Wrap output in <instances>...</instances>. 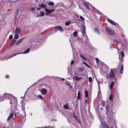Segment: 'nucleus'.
<instances>
[{
  "mask_svg": "<svg viewBox=\"0 0 128 128\" xmlns=\"http://www.w3.org/2000/svg\"><path fill=\"white\" fill-rule=\"evenodd\" d=\"M0 101H3L4 100H9L10 103L11 104L12 107L14 104H17V100L16 98L12 95L10 94H5L3 96L0 97Z\"/></svg>",
  "mask_w": 128,
  "mask_h": 128,
  "instance_id": "nucleus-1",
  "label": "nucleus"
},
{
  "mask_svg": "<svg viewBox=\"0 0 128 128\" xmlns=\"http://www.w3.org/2000/svg\"><path fill=\"white\" fill-rule=\"evenodd\" d=\"M75 40H77L73 38H72L70 40V42L72 47V52L73 55L74 56V55L77 54V52L75 49L73 47V44L74 43V41Z\"/></svg>",
  "mask_w": 128,
  "mask_h": 128,
  "instance_id": "nucleus-2",
  "label": "nucleus"
},
{
  "mask_svg": "<svg viewBox=\"0 0 128 128\" xmlns=\"http://www.w3.org/2000/svg\"><path fill=\"white\" fill-rule=\"evenodd\" d=\"M106 32L109 35H113L114 34V32L112 30L108 27H106Z\"/></svg>",
  "mask_w": 128,
  "mask_h": 128,
  "instance_id": "nucleus-3",
  "label": "nucleus"
},
{
  "mask_svg": "<svg viewBox=\"0 0 128 128\" xmlns=\"http://www.w3.org/2000/svg\"><path fill=\"white\" fill-rule=\"evenodd\" d=\"M82 31L81 32L82 34V35L84 36L85 37H87V36L86 34V28L84 25H82Z\"/></svg>",
  "mask_w": 128,
  "mask_h": 128,
  "instance_id": "nucleus-4",
  "label": "nucleus"
},
{
  "mask_svg": "<svg viewBox=\"0 0 128 128\" xmlns=\"http://www.w3.org/2000/svg\"><path fill=\"white\" fill-rule=\"evenodd\" d=\"M55 27L56 30L61 32H63L64 31L63 28L62 27L60 26H55Z\"/></svg>",
  "mask_w": 128,
  "mask_h": 128,
  "instance_id": "nucleus-5",
  "label": "nucleus"
},
{
  "mask_svg": "<svg viewBox=\"0 0 128 128\" xmlns=\"http://www.w3.org/2000/svg\"><path fill=\"white\" fill-rule=\"evenodd\" d=\"M114 74L112 69H111L110 72L109 74V77L111 78H114Z\"/></svg>",
  "mask_w": 128,
  "mask_h": 128,
  "instance_id": "nucleus-6",
  "label": "nucleus"
},
{
  "mask_svg": "<svg viewBox=\"0 0 128 128\" xmlns=\"http://www.w3.org/2000/svg\"><path fill=\"white\" fill-rule=\"evenodd\" d=\"M45 10L46 12V14H50L53 12L54 11V10H50L48 9H45Z\"/></svg>",
  "mask_w": 128,
  "mask_h": 128,
  "instance_id": "nucleus-7",
  "label": "nucleus"
},
{
  "mask_svg": "<svg viewBox=\"0 0 128 128\" xmlns=\"http://www.w3.org/2000/svg\"><path fill=\"white\" fill-rule=\"evenodd\" d=\"M21 31L20 29L19 28H16L14 31V33L17 34H19Z\"/></svg>",
  "mask_w": 128,
  "mask_h": 128,
  "instance_id": "nucleus-8",
  "label": "nucleus"
},
{
  "mask_svg": "<svg viewBox=\"0 0 128 128\" xmlns=\"http://www.w3.org/2000/svg\"><path fill=\"white\" fill-rule=\"evenodd\" d=\"M124 41L126 44V45L124 46V49L126 50H128V42H127L125 39Z\"/></svg>",
  "mask_w": 128,
  "mask_h": 128,
  "instance_id": "nucleus-9",
  "label": "nucleus"
},
{
  "mask_svg": "<svg viewBox=\"0 0 128 128\" xmlns=\"http://www.w3.org/2000/svg\"><path fill=\"white\" fill-rule=\"evenodd\" d=\"M41 92L43 95H45L47 93V90L45 88H43L41 90Z\"/></svg>",
  "mask_w": 128,
  "mask_h": 128,
  "instance_id": "nucleus-10",
  "label": "nucleus"
},
{
  "mask_svg": "<svg viewBox=\"0 0 128 128\" xmlns=\"http://www.w3.org/2000/svg\"><path fill=\"white\" fill-rule=\"evenodd\" d=\"M82 78V77H79L76 76H74L73 77V79L74 80L77 81L80 80Z\"/></svg>",
  "mask_w": 128,
  "mask_h": 128,
  "instance_id": "nucleus-11",
  "label": "nucleus"
},
{
  "mask_svg": "<svg viewBox=\"0 0 128 128\" xmlns=\"http://www.w3.org/2000/svg\"><path fill=\"white\" fill-rule=\"evenodd\" d=\"M39 6L43 8H46L47 7V6L46 4H43V3H42L41 4H40Z\"/></svg>",
  "mask_w": 128,
  "mask_h": 128,
  "instance_id": "nucleus-12",
  "label": "nucleus"
},
{
  "mask_svg": "<svg viewBox=\"0 0 128 128\" xmlns=\"http://www.w3.org/2000/svg\"><path fill=\"white\" fill-rule=\"evenodd\" d=\"M107 19L108 21L109 22H110L111 24L113 25H116V23L114 21L108 18Z\"/></svg>",
  "mask_w": 128,
  "mask_h": 128,
  "instance_id": "nucleus-13",
  "label": "nucleus"
},
{
  "mask_svg": "<svg viewBox=\"0 0 128 128\" xmlns=\"http://www.w3.org/2000/svg\"><path fill=\"white\" fill-rule=\"evenodd\" d=\"M44 110L46 112H47L49 110V108L48 106V105L47 104L45 105L44 107Z\"/></svg>",
  "mask_w": 128,
  "mask_h": 128,
  "instance_id": "nucleus-14",
  "label": "nucleus"
},
{
  "mask_svg": "<svg viewBox=\"0 0 128 128\" xmlns=\"http://www.w3.org/2000/svg\"><path fill=\"white\" fill-rule=\"evenodd\" d=\"M83 4L85 6L86 8L88 10H90V8L89 7V4H88L85 2H84L83 3Z\"/></svg>",
  "mask_w": 128,
  "mask_h": 128,
  "instance_id": "nucleus-15",
  "label": "nucleus"
},
{
  "mask_svg": "<svg viewBox=\"0 0 128 128\" xmlns=\"http://www.w3.org/2000/svg\"><path fill=\"white\" fill-rule=\"evenodd\" d=\"M22 111L23 112L24 114V116L25 117H26V114L25 113V108L24 106L22 105Z\"/></svg>",
  "mask_w": 128,
  "mask_h": 128,
  "instance_id": "nucleus-16",
  "label": "nucleus"
},
{
  "mask_svg": "<svg viewBox=\"0 0 128 128\" xmlns=\"http://www.w3.org/2000/svg\"><path fill=\"white\" fill-rule=\"evenodd\" d=\"M24 38H23L19 40L17 42L16 44L17 45H18L20 44L22 41L23 39Z\"/></svg>",
  "mask_w": 128,
  "mask_h": 128,
  "instance_id": "nucleus-17",
  "label": "nucleus"
},
{
  "mask_svg": "<svg viewBox=\"0 0 128 128\" xmlns=\"http://www.w3.org/2000/svg\"><path fill=\"white\" fill-rule=\"evenodd\" d=\"M114 84V81L110 83V89H112L113 88V86Z\"/></svg>",
  "mask_w": 128,
  "mask_h": 128,
  "instance_id": "nucleus-18",
  "label": "nucleus"
},
{
  "mask_svg": "<svg viewBox=\"0 0 128 128\" xmlns=\"http://www.w3.org/2000/svg\"><path fill=\"white\" fill-rule=\"evenodd\" d=\"M80 56L81 58H82L85 60L86 61L87 60L85 58L84 56L82 54V53H80Z\"/></svg>",
  "mask_w": 128,
  "mask_h": 128,
  "instance_id": "nucleus-19",
  "label": "nucleus"
},
{
  "mask_svg": "<svg viewBox=\"0 0 128 128\" xmlns=\"http://www.w3.org/2000/svg\"><path fill=\"white\" fill-rule=\"evenodd\" d=\"M113 42L114 43L115 42H116L120 44V41L117 39H114V40H113Z\"/></svg>",
  "mask_w": 128,
  "mask_h": 128,
  "instance_id": "nucleus-20",
  "label": "nucleus"
},
{
  "mask_svg": "<svg viewBox=\"0 0 128 128\" xmlns=\"http://www.w3.org/2000/svg\"><path fill=\"white\" fill-rule=\"evenodd\" d=\"M64 108L66 109H68L69 108V106L68 104H66L64 106Z\"/></svg>",
  "mask_w": 128,
  "mask_h": 128,
  "instance_id": "nucleus-21",
  "label": "nucleus"
},
{
  "mask_svg": "<svg viewBox=\"0 0 128 128\" xmlns=\"http://www.w3.org/2000/svg\"><path fill=\"white\" fill-rule=\"evenodd\" d=\"M123 65H122L120 68V73L122 74L123 73Z\"/></svg>",
  "mask_w": 128,
  "mask_h": 128,
  "instance_id": "nucleus-22",
  "label": "nucleus"
},
{
  "mask_svg": "<svg viewBox=\"0 0 128 128\" xmlns=\"http://www.w3.org/2000/svg\"><path fill=\"white\" fill-rule=\"evenodd\" d=\"M14 115V114L12 113L9 116L8 118L7 119V120H9L10 119L12 118V117Z\"/></svg>",
  "mask_w": 128,
  "mask_h": 128,
  "instance_id": "nucleus-23",
  "label": "nucleus"
},
{
  "mask_svg": "<svg viewBox=\"0 0 128 128\" xmlns=\"http://www.w3.org/2000/svg\"><path fill=\"white\" fill-rule=\"evenodd\" d=\"M80 93L79 91H78V93L77 98L78 99H80Z\"/></svg>",
  "mask_w": 128,
  "mask_h": 128,
  "instance_id": "nucleus-24",
  "label": "nucleus"
},
{
  "mask_svg": "<svg viewBox=\"0 0 128 128\" xmlns=\"http://www.w3.org/2000/svg\"><path fill=\"white\" fill-rule=\"evenodd\" d=\"M20 54L19 53H18L17 54ZM17 54H13L12 56H10L8 57L7 58H6V59H7L8 58H11L12 57H13V56H16Z\"/></svg>",
  "mask_w": 128,
  "mask_h": 128,
  "instance_id": "nucleus-25",
  "label": "nucleus"
},
{
  "mask_svg": "<svg viewBox=\"0 0 128 128\" xmlns=\"http://www.w3.org/2000/svg\"><path fill=\"white\" fill-rule=\"evenodd\" d=\"M95 59L97 64H100V63L101 62L97 58H96Z\"/></svg>",
  "mask_w": 128,
  "mask_h": 128,
  "instance_id": "nucleus-26",
  "label": "nucleus"
},
{
  "mask_svg": "<svg viewBox=\"0 0 128 128\" xmlns=\"http://www.w3.org/2000/svg\"><path fill=\"white\" fill-rule=\"evenodd\" d=\"M19 36L18 35V34H15L14 33V38L15 39H18V38Z\"/></svg>",
  "mask_w": 128,
  "mask_h": 128,
  "instance_id": "nucleus-27",
  "label": "nucleus"
},
{
  "mask_svg": "<svg viewBox=\"0 0 128 128\" xmlns=\"http://www.w3.org/2000/svg\"><path fill=\"white\" fill-rule=\"evenodd\" d=\"M40 16H43L44 15V13L43 12L40 11Z\"/></svg>",
  "mask_w": 128,
  "mask_h": 128,
  "instance_id": "nucleus-28",
  "label": "nucleus"
},
{
  "mask_svg": "<svg viewBox=\"0 0 128 128\" xmlns=\"http://www.w3.org/2000/svg\"><path fill=\"white\" fill-rule=\"evenodd\" d=\"M85 96L87 98L88 97V92L86 90L85 91Z\"/></svg>",
  "mask_w": 128,
  "mask_h": 128,
  "instance_id": "nucleus-29",
  "label": "nucleus"
},
{
  "mask_svg": "<svg viewBox=\"0 0 128 128\" xmlns=\"http://www.w3.org/2000/svg\"><path fill=\"white\" fill-rule=\"evenodd\" d=\"M95 32L96 33H97L98 34H100V32H99L98 30V29L97 28H95L94 30Z\"/></svg>",
  "mask_w": 128,
  "mask_h": 128,
  "instance_id": "nucleus-30",
  "label": "nucleus"
},
{
  "mask_svg": "<svg viewBox=\"0 0 128 128\" xmlns=\"http://www.w3.org/2000/svg\"><path fill=\"white\" fill-rule=\"evenodd\" d=\"M30 50V48H28L26 50H25L24 52L23 53L26 54L28 53Z\"/></svg>",
  "mask_w": 128,
  "mask_h": 128,
  "instance_id": "nucleus-31",
  "label": "nucleus"
},
{
  "mask_svg": "<svg viewBox=\"0 0 128 128\" xmlns=\"http://www.w3.org/2000/svg\"><path fill=\"white\" fill-rule=\"evenodd\" d=\"M65 83L68 86H69L71 88H72V86L70 85V83L68 82H66Z\"/></svg>",
  "mask_w": 128,
  "mask_h": 128,
  "instance_id": "nucleus-32",
  "label": "nucleus"
},
{
  "mask_svg": "<svg viewBox=\"0 0 128 128\" xmlns=\"http://www.w3.org/2000/svg\"><path fill=\"white\" fill-rule=\"evenodd\" d=\"M48 4L49 6L53 5L54 3L52 2H50L48 3Z\"/></svg>",
  "mask_w": 128,
  "mask_h": 128,
  "instance_id": "nucleus-33",
  "label": "nucleus"
},
{
  "mask_svg": "<svg viewBox=\"0 0 128 128\" xmlns=\"http://www.w3.org/2000/svg\"><path fill=\"white\" fill-rule=\"evenodd\" d=\"M35 8H32L30 10V11L32 12H33L35 11Z\"/></svg>",
  "mask_w": 128,
  "mask_h": 128,
  "instance_id": "nucleus-34",
  "label": "nucleus"
},
{
  "mask_svg": "<svg viewBox=\"0 0 128 128\" xmlns=\"http://www.w3.org/2000/svg\"><path fill=\"white\" fill-rule=\"evenodd\" d=\"M78 34L77 32H75L73 33V35L75 37L77 36Z\"/></svg>",
  "mask_w": 128,
  "mask_h": 128,
  "instance_id": "nucleus-35",
  "label": "nucleus"
},
{
  "mask_svg": "<svg viewBox=\"0 0 128 128\" xmlns=\"http://www.w3.org/2000/svg\"><path fill=\"white\" fill-rule=\"evenodd\" d=\"M120 53L121 55V56L122 57H123L124 56V52H123V51L121 52H120Z\"/></svg>",
  "mask_w": 128,
  "mask_h": 128,
  "instance_id": "nucleus-36",
  "label": "nucleus"
},
{
  "mask_svg": "<svg viewBox=\"0 0 128 128\" xmlns=\"http://www.w3.org/2000/svg\"><path fill=\"white\" fill-rule=\"evenodd\" d=\"M89 82L90 83L92 81V78L91 77H90L89 78Z\"/></svg>",
  "mask_w": 128,
  "mask_h": 128,
  "instance_id": "nucleus-37",
  "label": "nucleus"
},
{
  "mask_svg": "<svg viewBox=\"0 0 128 128\" xmlns=\"http://www.w3.org/2000/svg\"><path fill=\"white\" fill-rule=\"evenodd\" d=\"M70 23V21L68 22H65V24L66 26H68Z\"/></svg>",
  "mask_w": 128,
  "mask_h": 128,
  "instance_id": "nucleus-38",
  "label": "nucleus"
},
{
  "mask_svg": "<svg viewBox=\"0 0 128 128\" xmlns=\"http://www.w3.org/2000/svg\"><path fill=\"white\" fill-rule=\"evenodd\" d=\"M112 98H113L112 96L111 95H110L109 97V99L111 100H112Z\"/></svg>",
  "mask_w": 128,
  "mask_h": 128,
  "instance_id": "nucleus-39",
  "label": "nucleus"
},
{
  "mask_svg": "<svg viewBox=\"0 0 128 128\" xmlns=\"http://www.w3.org/2000/svg\"><path fill=\"white\" fill-rule=\"evenodd\" d=\"M19 10H16V16H17L19 14Z\"/></svg>",
  "mask_w": 128,
  "mask_h": 128,
  "instance_id": "nucleus-40",
  "label": "nucleus"
},
{
  "mask_svg": "<svg viewBox=\"0 0 128 128\" xmlns=\"http://www.w3.org/2000/svg\"><path fill=\"white\" fill-rule=\"evenodd\" d=\"M83 68H79V70L80 72H82L83 70Z\"/></svg>",
  "mask_w": 128,
  "mask_h": 128,
  "instance_id": "nucleus-41",
  "label": "nucleus"
},
{
  "mask_svg": "<svg viewBox=\"0 0 128 128\" xmlns=\"http://www.w3.org/2000/svg\"><path fill=\"white\" fill-rule=\"evenodd\" d=\"M16 42V40L15 39L14 40L12 41V45H10V46H12V45L14 43Z\"/></svg>",
  "mask_w": 128,
  "mask_h": 128,
  "instance_id": "nucleus-42",
  "label": "nucleus"
},
{
  "mask_svg": "<svg viewBox=\"0 0 128 128\" xmlns=\"http://www.w3.org/2000/svg\"><path fill=\"white\" fill-rule=\"evenodd\" d=\"M118 58L119 59V60L120 62L122 61V58L120 57V54H119Z\"/></svg>",
  "mask_w": 128,
  "mask_h": 128,
  "instance_id": "nucleus-43",
  "label": "nucleus"
},
{
  "mask_svg": "<svg viewBox=\"0 0 128 128\" xmlns=\"http://www.w3.org/2000/svg\"><path fill=\"white\" fill-rule=\"evenodd\" d=\"M80 18H81V20H84V18L82 17V16H80Z\"/></svg>",
  "mask_w": 128,
  "mask_h": 128,
  "instance_id": "nucleus-44",
  "label": "nucleus"
},
{
  "mask_svg": "<svg viewBox=\"0 0 128 128\" xmlns=\"http://www.w3.org/2000/svg\"><path fill=\"white\" fill-rule=\"evenodd\" d=\"M76 120L77 122H78L79 124H80V123L81 122V121H80V120H78L77 118L76 119Z\"/></svg>",
  "mask_w": 128,
  "mask_h": 128,
  "instance_id": "nucleus-45",
  "label": "nucleus"
},
{
  "mask_svg": "<svg viewBox=\"0 0 128 128\" xmlns=\"http://www.w3.org/2000/svg\"><path fill=\"white\" fill-rule=\"evenodd\" d=\"M12 35H10L9 37V38L10 39H12Z\"/></svg>",
  "mask_w": 128,
  "mask_h": 128,
  "instance_id": "nucleus-46",
  "label": "nucleus"
},
{
  "mask_svg": "<svg viewBox=\"0 0 128 128\" xmlns=\"http://www.w3.org/2000/svg\"><path fill=\"white\" fill-rule=\"evenodd\" d=\"M96 11L99 14L102 15V13L100 12L98 10H96Z\"/></svg>",
  "mask_w": 128,
  "mask_h": 128,
  "instance_id": "nucleus-47",
  "label": "nucleus"
},
{
  "mask_svg": "<svg viewBox=\"0 0 128 128\" xmlns=\"http://www.w3.org/2000/svg\"><path fill=\"white\" fill-rule=\"evenodd\" d=\"M52 128V127H49V128H48V127H47L44 126V127H42V128Z\"/></svg>",
  "mask_w": 128,
  "mask_h": 128,
  "instance_id": "nucleus-48",
  "label": "nucleus"
},
{
  "mask_svg": "<svg viewBox=\"0 0 128 128\" xmlns=\"http://www.w3.org/2000/svg\"><path fill=\"white\" fill-rule=\"evenodd\" d=\"M38 97L39 98H40V99H42V97L41 95H39L38 96Z\"/></svg>",
  "mask_w": 128,
  "mask_h": 128,
  "instance_id": "nucleus-49",
  "label": "nucleus"
},
{
  "mask_svg": "<svg viewBox=\"0 0 128 128\" xmlns=\"http://www.w3.org/2000/svg\"><path fill=\"white\" fill-rule=\"evenodd\" d=\"M74 63V61L73 60H72L70 64L71 65H72Z\"/></svg>",
  "mask_w": 128,
  "mask_h": 128,
  "instance_id": "nucleus-50",
  "label": "nucleus"
},
{
  "mask_svg": "<svg viewBox=\"0 0 128 128\" xmlns=\"http://www.w3.org/2000/svg\"><path fill=\"white\" fill-rule=\"evenodd\" d=\"M73 116H74V118H76V119H77V118H76V115H75L74 114L73 115Z\"/></svg>",
  "mask_w": 128,
  "mask_h": 128,
  "instance_id": "nucleus-51",
  "label": "nucleus"
},
{
  "mask_svg": "<svg viewBox=\"0 0 128 128\" xmlns=\"http://www.w3.org/2000/svg\"><path fill=\"white\" fill-rule=\"evenodd\" d=\"M86 66L87 67H88V68H90V67L87 64H86Z\"/></svg>",
  "mask_w": 128,
  "mask_h": 128,
  "instance_id": "nucleus-52",
  "label": "nucleus"
},
{
  "mask_svg": "<svg viewBox=\"0 0 128 128\" xmlns=\"http://www.w3.org/2000/svg\"><path fill=\"white\" fill-rule=\"evenodd\" d=\"M37 9L38 10H39L41 9V8H37Z\"/></svg>",
  "mask_w": 128,
  "mask_h": 128,
  "instance_id": "nucleus-53",
  "label": "nucleus"
},
{
  "mask_svg": "<svg viewBox=\"0 0 128 128\" xmlns=\"http://www.w3.org/2000/svg\"><path fill=\"white\" fill-rule=\"evenodd\" d=\"M9 76L8 75H6V78H8V77Z\"/></svg>",
  "mask_w": 128,
  "mask_h": 128,
  "instance_id": "nucleus-54",
  "label": "nucleus"
},
{
  "mask_svg": "<svg viewBox=\"0 0 128 128\" xmlns=\"http://www.w3.org/2000/svg\"><path fill=\"white\" fill-rule=\"evenodd\" d=\"M10 11H11V10L10 9H8L7 10V11L8 12H10Z\"/></svg>",
  "mask_w": 128,
  "mask_h": 128,
  "instance_id": "nucleus-55",
  "label": "nucleus"
},
{
  "mask_svg": "<svg viewBox=\"0 0 128 128\" xmlns=\"http://www.w3.org/2000/svg\"><path fill=\"white\" fill-rule=\"evenodd\" d=\"M14 115L15 117H16V111L15 112Z\"/></svg>",
  "mask_w": 128,
  "mask_h": 128,
  "instance_id": "nucleus-56",
  "label": "nucleus"
},
{
  "mask_svg": "<svg viewBox=\"0 0 128 128\" xmlns=\"http://www.w3.org/2000/svg\"><path fill=\"white\" fill-rule=\"evenodd\" d=\"M76 16L77 17H78L79 16L77 14H76Z\"/></svg>",
  "mask_w": 128,
  "mask_h": 128,
  "instance_id": "nucleus-57",
  "label": "nucleus"
},
{
  "mask_svg": "<svg viewBox=\"0 0 128 128\" xmlns=\"http://www.w3.org/2000/svg\"><path fill=\"white\" fill-rule=\"evenodd\" d=\"M61 78V79L62 80H64V78Z\"/></svg>",
  "mask_w": 128,
  "mask_h": 128,
  "instance_id": "nucleus-58",
  "label": "nucleus"
},
{
  "mask_svg": "<svg viewBox=\"0 0 128 128\" xmlns=\"http://www.w3.org/2000/svg\"><path fill=\"white\" fill-rule=\"evenodd\" d=\"M86 63L85 62H83V64H85Z\"/></svg>",
  "mask_w": 128,
  "mask_h": 128,
  "instance_id": "nucleus-59",
  "label": "nucleus"
},
{
  "mask_svg": "<svg viewBox=\"0 0 128 128\" xmlns=\"http://www.w3.org/2000/svg\"><path fill=\"white\" fill-rule=\"evenodd\" d=\"M40 16V15H37L36 16L37 17H39V16Z\"/></svg>",
  "mask_w": 128,
  "mask_h": 128,
  "instance_id": "nucleus-60",
  "label": "nucleus"
},
{
  "mask_svg": "<svg viewBox=\"0 0 128 128\" xmlns=\"http://www.w3.org/2000/svg\"><path fill=\"white\" fill-rule=\"evenodd\" d=\"M103 106H104V104L102 105Z\"/></svg>",
  "mask_w": 128,
  "mask_h": 128,
  "instance_id": "nucleus-61",
  "label": "nucleus"
},
{
  "mask_svg": "<svg viewBox=\"0 0 128 128\" xmlns=\"http://www.w3.org/2000/svg\"><path fill=\"white\" fill-rule=\"evenodd\" d=\"M85 102L86 103L87 102V100H85Z\"/></svg>",
  "mask_w": 128,
  "mask_h": 128,
  "instance_id": "nucleus-62",
  "label": "nucleus"
},
{
  "mask_svg": "<svg viewBox=\"0 0 128 128\" xmlns=\"http://www.w3.org/2000/svg\"><path fill=\"white\" fill-rule=\"evenodd\" d=\"M104 126H107V127H108V125H105Z\"/></svg>",
  "mask_w": 128,
  "mask_h": 128,
  "instance_id": "nucleus-63",
  "label": "nucleus"
},
{
  "mask_svg": "<svg viewBox=\"0 0 128 128\" xmlns=\"http://www.w3.org/2000/svg\"><path fill=\"white\" fill-rule=\"evenodd\" d=\"M32 113L30 114V115H31V116H32Z\"/></svg>",
  "mask_w": 128,
  "mask_h": 128,
  "instance_id": "nucleus-64",
  "label": "nucleus"
}]
</instances>
